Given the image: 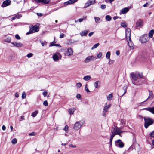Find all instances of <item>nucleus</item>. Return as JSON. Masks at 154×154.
<instances>
[{
  "mask_svg": "<svg viewBox=\"0 0 154 154\" xmlns=\"http://www.w3.org/2000/svg\"><path fill=\"white\" fill-rule=\"evenodd\" d=\"M84 123V122L83 121H77L74 124L73 128L75 130H78L82 127Z\"/></svg>",
  "mask_w": 154,
  "mask_h": 154,
  "instance_id": "2",
  "label": "nucleus"
},
{
  "mask_svg": "<svg viewBox=\"0 0 154 154\" xmlns=\"http://www.w3.org/2000/svg\"><path fill=\"white\" fill-rule=\"evenodd\" d=\"M15 96L17 98L19 97V94L18 93H17V92L15 94Z\"/></svg>",
  "mask_w": 154,
  "mask_h": 154,
  "instance_id": "59",
  "label": "nucleus"
},
{
  "mask_svg": "<svg viewBox=\"0 0 154 154\" xmlns=\"http://www.w3.org/2000/svg\"><path fill=\"white\" fill-rule=\"evenodd\" d=\"M143 26V21L141 19H139L136 23V27L140 28Z\"/></svg>",
  "mask_w": 154,
  "mask_h": 154,
  "instance_id": "9",
  "label": "nucleus"
},
{
  "mask_svg": "<svg viewBox=\"0 0 154 154\" xmlns=\"http://www.w3.org/2000/svg\"><path fill=\"white\" fill-rule=\"evenodd\" d=\"M121 128H118L117 127H116L114 128L113 130V131H112V133L115 134L116 135L118 134L120 136L121 133L122 132V131H121Z\"/></svg>",
  "mask_w": 154,
  "mask_h": 154,
  "instance_id": "5",
  "label": "nucleus"
},
{
  "mask_svg": "<svg viewBox=\"0 0 154 154\" xmlns=\"http://www.w3.org/2000/svg\"><path fill=\"white\" fill-rule=\"evenodd\" d=\"M99 45V43H96L95 44L92 48L91 49L92 50H93L96 48H97L98 46Z\"/></svg>",
  "mask_w": 154,
  "mask_h": 154,
  "instance_id": "32",
  "label": "nucleus"
},
{
  "mask_svg": "<svg viewBox=\"0 0 154 154\" xmlns=\"http://www.w3.org/2000/svg\"><path fill=\"white\" fill-rule=\"evenodd\" d=\"M106 19L107 21H109L111 20L112 18L109 15H107L106 16Z\"/></svg>",
  "mask_w": 154,
  "mask_h": 154,
  "instance_id": "30",
  "label": "nucleus"
},
{
  "mask_svg": "<svg viewBox=\"0 0 154 154\" xmlns=\"http://www.w3.org/2000/svg\"><path fill=\"white\" fill-rule=\"evenodd\" d=\"M73 51L72 49L71 48H68L67 50L65 53V54L66 56H70L73 54Z\"/></svg>",
  "mask_w": 154,
  "mask_h": 154,
  "instance_id": "7",
  "label": "nucleus"
},
{
  "mask_svg": "<svg viewBox=\"0 0 154 154\" xmlns=\"http://www.w3.org/2000/svg\"><path fill=\"white\" fill-rule=\"evenodd\" d=\"M41 44L42 46H44L47 45V42H41Z\"/></svg>",
  "mask_w": 154,
  "mask_h": 154,
  "instance_id": "45",
  "label": "nucleus"
},
{
  "mask_svg": "<svg viewBox=\"0 0 154 154\" xmlns=\"http://www.w3.org/2000/svg\"><path fill=\"white\" fill-rule=\"evenodd\" d=\"M144 119L145 121L144 126L146 128H147L149 126L152 124L154 123L153 120L151 118H146L144 117Z\"/></svg>",
  "mask_w": 154,
  "mask_h": 154,
  "instance_id": "1",
  "label": "nucleus"
},
{
  "mask_svg": "<svg viewBox=\"0 0 154 154\" xmlns=\"http://www.w3.org/2000/svg\"><path fill=\"white\" fill-rule=\"evenodd\" d=\"M89 32V30H85L84 31H82L80 33V34L81 35V36L82 37L84 36H86L87 35L88 33Z\"/></svg>",
  "mask_w": 154,
  "mask_h": 154,
  "instance_id": "19",
  "label": "nucleus"
},
{
  "mask_svg": "<svg viewBox=\"0 0 154 154\" xmlns=\"http://www.w3.org/2000/svg\"><path fill=\"white\" fill-rule=\"evenodd\" d=\"M113 97V95L112 94H110L107 97V99L108 100L111 101Z\"/></svg>",
  "mask_w": 154,
  "mask_h": 154,
  "instance_id": "26",
  "label": "nucleus"
},
{
  "mask_svg": "<svg viewBox=\"0 0 154 154\" xmlns=\"http://www.w3.org/2000/svg\"><path fill=\"white\" fill-rule=\"evenodd\" d=\"M148 5H149L148 3H146L145 4H144L143 5V6L144 7H147Z\"/></svg>",
  "mask_w": 154,
  "mask_h": 154,
  "instance_id": "62",
  "label": "nucleus"
},
{
  "mask_svg": "<svg viewBox=\"0 0 154 154\" xmlns=\"http://www.w3.org/2000/svg\"><path fill=\"white\" fill-rule=\"evenodd\" d=\"M121 25L122 27L124 28H125L127 26L126 24L124 23H122Z\"/></svg>",
  "mask_w": 154,
  "mask_h": 154,
  "instance_id": "40",
  "label": "nucleus"
},
{
  "mask_svg": "<svg viewBox=\"0 0 154 154\" xmlns=\"http://www.w3.org/2000/svg\"><path fill=\"white\" fill-rule=\"evenodd\" d=\"M87 85L86 84L85 86V89L86 91L88 93V92H90V91L89 90V89L87 88Z\"/></svg>",
  "mask_w": 154,
  "mask_h": 154,
  "instance_id": "52",
  "label": "nucleus"
},
{
  "mask_svg": "<svg viewBox=\"0 0 154 154\" xmlns=\"http://www.w3.org/2000/svg\"><path fill=\"white\" fill-rule=\"evenodd\" d=\"M107 103H106L105 105L106 106L104 107L103 112H107L108 109L110 108L111 106V105L110 104H109L108 105H107Z\"/></svg>",
  "mask_w": 154,
  "mask_h": 154,
  "instance_id": "16",
  "label": "nucleus"
},
{
  "mask_svg": "<svg viewBox=\"0 0 154 154\" xmlns=\"http://www.w3.org/2000/svg\"><path fill=\"white\" fill-rule=\"evenodd\" d=\"M94 33V32H91L89 33L88 34L89 36V37L91 36Z\"/></svg>",
  "mask_w": 154,
  "mask_h": 154,
  "instance_id": "57",
  "label": "nucleus"
},
{
  "mask_svg": "<svg viewBox=\"0 0 154 154\" xmlns=\"http://www.w3.org/2000/svg\"><path fill=\"white\" fill-rule=\"evenodd\" d=\"M69 146L70 147H72L73 148H76V146L75 145H73L72 144H70L69 145Z\"/></svg>",
  "mask_w": 154,
  "mask_h": 154,
  "instance_id": "58",
  "label": "nucleus"
},
{
  "mask_svg": "<svg viewBox=\"0 0 154 154\" xmlns=\"http://www.w3.org/2000/svg\"><path fill=\"white\" fill-rule=\"evenodd\" d=\"M70 3L69 0L66 2H65L64 3V5L65 6H66L68 5H70Z\"/></svg>",
  "mask_w": 154,
  "mask_h": 154,
  "instance_id": "48",
  "label": "nucleus"
},
{
  "mask_svg": "<svg viewBox=\"0 0 154 154\" xmlns=\"http://www.w3.org/2000/svg\"><path fill=\"white\" fill-rule=\"evenodd\" d=\"M39 31V28L36 26H33L32 27L30 28L29 31L26 33L27 35H29L35 32H37Z\"/></svg>",
  "mask_w": 154,
  "mask_h": 154,
  "instance_id": "3",
  "label": "nucleus"
},
{
  "mask_svg": "<svg viewBox=\"0 0 154 154\" xmlns=\"http://www.w3.org/2000/svg\"><path fill=\"white\" fill-rule=\"evenodd\" d=\"M129 10V8L128 7H125L124 8L122 9L121 11H120V14H125L128 12Z\"/></svg>",
  "mask_w": 154,
  "mask_h": 154,
  "instance_id": "14",
  "label": "nucleus"
},
{
  "mask_svg": "<svg viewBox=\"0 0 154 154\" xmlns=\"http://www.w3.org/2000/svg\"><path fill=\"white\" fill-rule=\"evenodd\" d=\"M100 8L102 9H104L106 8V6L105 5H102L100 6Z\"/></svg>",
  "mask_w": 154,
  "mask_h": 154,
  "instance_id": "46",
  "label": "nucleus"
},
{
  "mask_svg": "<svg viewBox=\"0 0 154 154\" xmlns=\"http://www.w3.org/2000/svg\"><path fill=\"white\" fill-rule=\"evenodd\" d=\"M86 17H86L83 18H81L77 20V21H79V22H82L84 19H86Z\"/></svg>",
  "mask_w": 154,
  "mask_h": 154,
  "instance_id": "43",
  "label": "nucleus"
},
{
  "mask_svg": "<svg viewBox=\"0 0 154 154\" xmlns=\"http://www.w3.org/2000/svg\"><path fill=\"white\" fill-rule=\"evenodd\" d=\"M16 39L18 40H20V36L18 35H16L15 36Z\"/></svg>",
  "mask_w": 154,
  "mask_h": 154,
  "instance_id": "51",
  "label": "nucleus"
},
{
  "mask_svg": "<svg viewBox=\"0 0 154 154\" xmlns=\"http://www.w3.org/2000/svg\"><path fill=\"white\" fill-rule=\"evenodd\" d=\"M130 75L134 80L136 81L137 80L138 78V75L137 74L131 73H130Z\"/></svg>",
  "mask_w": 154,
  "mask_h": 154,
  "instance_id": "17",
  "label": "nucleus"
},
{
  "mask_svg": "<svg viewBox=\"0 0 154 154\" xmlns=\"http://www.w3.org/2000/svg\"><path fill=\"white\" fill-rule=\"evenodd\" d=\"M47 94V93L46 91L43 92L42 93V94L44 97H45L46 96Z\"/></svg>",
  "mask_w": 154,
  "mask_h": 154,
  "instance_id": "54",
  "label": "nucleus"
},
{
  "mask_svg": "<svg viewBox=\"0 0 154 154\" xmlns=\"http://www.w3.org/2000/svg\"><path fill=\"white\" fill-rule=\"evenodd\" d=\"M149 39V37L147 35H144L141 38V42L142 43H145L148 41Z\"/></svg>",
  "mask_w": 154,
  "mask_h": 154,
  "instance_id": "12",
  "label": "nucleus"
},
{
  "mask_svg": "<svg viewBox=\"0 0 154 154\" xmlns=\"http://www.w3.org/2000/svg\"><path fill=\"white\" fill-rule=\"evenodd\" d=\"M154 33V30L152 29V30H151L149 31V35H148L149 37L151 38H152L153 36Z\"/></svg>",
  "mask_w": 154,
  "mask_h": 154,
  "instance_id": "23",
  "label": "nucleus"
},
{
  "mask_svg": "<svg viewBox=\"0 0 154 154\" xmlns=\"http://www.w3.org/2000/svg\"><path fill=\"white\" fill-rule=\"evenodd\" d=\"M68 126L67 125H66L65 126L64 128L63 129V130L65 131L66 132H67V131H68Z\"/></svg>",
  "mask_w": 154,
  "mask_h": 154,
  "instance_id": "41",
  "label": "nucleus"
},
{
  "mask_svg": "<svg viewBox=\"0 0 154 154\" xmlns=\"http://www.w3.org/2000/svg\"><path fill=\"white\" fill-rule=\"evenodd\" d=\"M149 92V96H148V98L146 100V101L147 100H148L151 97H152V91L149 90L148 91Z\"/></svg>",
  "mask_w": 154,
  "mask_h": 154,
  "instance_id": "28",
  "label": "nucleus"
},
{
  "mask_svg": "<svg viewBox=\"0 0 154 154\" xmlns=\"http://www.w3.org/2000/svg\"><path fill=\"white\" fill-rule=\"evenodd\" d=\"M124 92L123 94L122 95V96H123L126 93L127 89L126 88H125V89H124Z\"/></svg>",
  "mask_w": 154,
  "mask_h": 154,
  "instance_id": "63",
  "label": "nucleus"
},
{
  "mask_svg": "<svg viewBox=\"0 0 154 154\" xmlns=\"http://www.w3.org/2000/svg\"><path fill=\"white\" fill-rule=\"evenodd\" d=\"M76 110L75 108H71L68 111L69 113L70 114H73L74 113V112Z\"/></svg>",
  "mask_w": 154,
  "mask_h": 154,
  "instance_id": "22",
  "label": "nucleus"
},
{
  "mask_svg": "<svg viewBox=\"0 0 154 154\" xmlns=\"http://www.w3.org/2000/svg\"><path fill=\"white\" fill-rule=\"evenodd\" d=\"M2 129L3 130H5L6 129V127L4 125H3L2 127Z\"/></svg>",
  "mask_w": 154,
  "mask_h": 154,
  "instance_id": "61",
  "label": "nucleus"
},
{
  "mask_svg": "<svg viewBox=\"0 0 154 154\" xmlns=\"http://www.w3.org/2000/svg\"><path fill=\"white\" fill-rule=\"evenodd\" d=\"M38 113V111H35L34 112H33L31 116L33 117H35Z\"/></svg>",
  "mask_w": 154,
  "mask_h": 154,
  "instance_id": "33",
  "label": "nucleus"
},
{
  "mask_svg": "<svg viewBox=\"0 0 154 154\" xmlns=\"http://www.w3.org/2000/svg\"><path fill=\"white\" fill-rule=\"evenodd\" d=\"M110 53L109 51H108L106 54V57L107 59L109 60V63L110 64V62H112L113 60L110 59Z\"/></svg>",
  "mask_w": 154,
  "mask_h": 154,
  "instance_id": "20",
  "label": "nucleus"
},
{
  "mask_svg": "<svg viewBox=\"0 0 154 154\" xmlns=\"http://www.w3.org/2000/svg\"><path fill=\"white\" fill-rule=\"evenodd\" d=\"M115 145L119 147L123 148L124 146V143L120 139H118L115 142Z\"/></svg>",
  "mask_w": 154,
  "mask_h": 154,
  "instance_id": "4",
  "label": "nucleus"
},
{
  "mask_svg": "<svg viewBox=\"0 0 154 154\" xmlns=\"http://www.w3.org/2000/svg\"><path fill=\"white\" fill-rule=\"evenodd\" d=\"M43 104L46 106H47L48 105V103L47 101L45 100L43 102Z\"/></svg>",
  "mask_w": 154,
  "mask_h": 154,
  "instance_id": "47",
  "label": "nucleus"
},
{
  "mask_svg": "<svg viewBox=\"0 0 154 154\" xmlns=\"http://www.w3.org/2000/svg\"><path fill=\"white\" fill-rule=\"evenodd\" d=\"M35 1L38 2L45 4H48L51 1V0H36Z\"/></svg>",
  "mask_w": 154,
  "mask_h": 154,
  "instance_id": "15",
  "label": "nucleus"
},
{
  "mask_svg": "<svg viewBox=\"0 0 154 154\" xmlns=\"http://www.w3.org/2000/svg\"><path fill=\"white\" fill-rule=\"evenodd\" d=\"M126 36L129 38V40L130 41H131L130 38L131 36V29L130 28H128L126 29Z\"/></svg>",
  "mask_w": 154,
  "mask_h": 154,
  "instance_id": "11",
  "label": "nucleus"
},
{
  "mask_svg": "<svg viewBox=\"0 0 154 154\" xmlns=\"http://www.w3.org/2000/svg\"><path fill=\"white\" fill-rule=\"evenodd\" d=\"M96 59V57L92 56H89L87 57V58L85 60V62L86 63H87L91 60L94 61Z\"/></svg>",
  "mask_w": 154,
  "mask_h": 154,
  "instance_id": "6",
  "label": "nucleus"
},
{
  "mask_svg": "<svg viewBox=\"0 0 154 154\" xmlns=\"http://www.w3.org/2000/svg\"><path fill=\"white\" fill-rule=\"evenodd\" d=\"M33 56V54L32 53H30L28 54L27 55V57L28 58H30Z\"/></svg>",
  "mask_w": 154,
  "mask_h": 154,
  "instance_id": "39",
  "label": "nucleus"
},
{
  "mask_svg": "<svg viewBox=\"0 0 154 154\" xmlns=\"http://www.w3.org/2000/svg\"><path fill=\"white\" fill-rule=\"evenodd\" d=\"M112 134L110 136V145H112V139L116 135V134H114V133H112V131H111Z\"/></svg>",
  "mask_w": 154,
  "mask_h": 154,
  "instance_id": "21",
  "label": "nucleus"
},
{
  "mask_svg": "<svg viewBox=\"0 0 154 154\" xmlns=\"http://www.w3.org/2000/svg\"><path fill=\"white\" fill-rule=\"evenodd\" d=\"M91 78V77L89 75H87L84 76L83 77V79L85 81H88Z\"/></svg>",
  "mask_w": 154,
  "mask_h": 154,
  "instance_id": "27",
  "label": "nucleus"
},
{
  "mask_svg": "<svg viewBox=\"0 0 154 154\" xmlns=\"http://www.w3.org/2000/svg\"><path fill=\"white\" fill-rule=\"evenodd\" d=\"M11 44L13 45L16 47H22L23 46V45L20 42H11Z\"/></svg>",
  "mask_w": 154,
  "mask_h": 154,
  "instance_id": "13",
  "label": "nucleus"
},
{
  "mask_svg": "<svg viewBox=\"0 0 154 154\" xmlns=\"http://www.w3.org/2000/svg\"><path fill=\"white\" fill-rule=\"evenodd\" d=\"M11 4V1L10 0H6L4 1L1 5L2 7H5L9 6Z\"/></svg>",
  "mask_w": 154,
  "mask_h": 154,
  "instance_id": "8",
  "label": "nucleus"
},
{
  "mask_svg": "<svg viewBox=\"0 0 154 154\" xmlns=\"http://www.w3.org/2000/svg\"><path fill=\"white\" fill-rule=\"evenodd\" d=\"M61 56L59 53L54 54L53 56V58L54 61L58 60L59 58H61Z\"/></svg>",
  "mask_w": 154,
  "mask_h": 154,
  "instance_id": "10",
  "label": "nucleus"
},
{
  "mask_svg": "<svg viewBox=\"0 0 154 154\" xmlns=\"http://www.w3.org/2000/svg\"><path fill=\"white\" fill-rule=\"evenodd\" d=\"M76 97L78 99H80L81 98V95L80 94H77V95H76Z\"/></svg>",
  "mask_w": 154,
  "mask_h": 154,
  "instance_id": "55",
  "label": "nucleus"
},
{
  "mask_svg": "<svg viewBox=\"0 0 154 154\" xmlns=\"http://www.w3.org/2000/svg\"><path fill=\"white\" fill-rule=\"evenodd\" d=\"M96 23H99V21L100 20V18L97 17H94Z\"/></svg>",
  "mask_w": 154,
  "mask_h": 154,
  "instance_id": "29",
  "label": "nucleus"
},
{
  "mask_svg": "<svg viewBox=\"0 0 154 154\" xmlns=\"http://www.w3.org/2000/svg\"><path fill=\"white\" fill-rule=\"evenodd\" d=\"M150 136L151 137H154V130L150 134Z\"/></svg>",
  "mask_w": 154,
  "mask_h": 154,
  "instance_id": "50",
  "label": "nucleus"
},
{
  "mask_svg": "<svg viewBox=\"0 0 154 154\" xmlns=\"http://www.w3.org/2000/svg\"><path fill=\"white\" fill-rule=\"evenodd\" d=\"M118 18V17L117 16H114L113 17V19L114 20H116Z\"/></svg>",
  "mask_w": 154,
  "mask_h": 154,
  "instance_id": "64",
  "label": "nucleus"
},
{
  "mask_svg": "<svg viewBox=\"0 0 154 154\" xmlns=\"http://www.w3.org/2000/svg\"><path fill=\"white\" fill-rule=\"evenodd\" d=\"M76 85L78 88H80L81 87L82 85L81 83H78L76 84Z\"/></svg>",
  "mask_w": 154,
  "mask_h": 154,
  "instance_id": "44",
  "label": "nucleus"
},
{
  "mask_svg": "<svg viewBox=\"0 0 154 154\" xmlns=\"http://www.w3.org/2000/svg\"><path fill=\"white\" fill-rule=\"evenodd\" d=\"M102 56V54L100 52L97 54V56L98 58H100Z\"/></svg>",
  "mask_w": 154,
  "mask_h": 154,
  "instance_id": "42",
  "label": "nucleus"
},
{
  "mask_svg": "<svg viewBox=\"0 0 154 154\" xmlns=\"http://www.w3.org/2000/svg\"><path fill=\"white\" fill-rule=\"evenodd\" d=\"M92 1H88L86 3V6L87 7H88L89 6H90L92 3Z\"/></svg>",
  "mask_w": 154,
  "mask_h": 154,
  "instance_id": "31",
  "label": "nucleus"
},
{
  "mask_svg": "<svg viewBox=\"0 0 154 154\" xmlns=\"http://www.w3.org/2000/svg\"><path fill=\"white\" fill-rule=\"evenodd\" d=\"M143 110H146L150 112L151 113L154 114V107H148L143 109Z\"/></svg>",
  "mask_w": 154,
  "mask_h": 154,
  "instance_id": "18",
  "label": "nucleus"
},
{
  "mask_svg": "<svg viewBox=\"0 0 154 154\" xmlns=\"http://www.w3.org/2000/svg\"><path fill=\"white\" fill-rule=\"evenodd\" d=\"M15 16L16 18L20 19L22 17V15L21 14H17L15 15Z\"/></svg>",
  "mask_w": 154,
  "mask_h": 154,
  "instance_id": "37",
  "label": "nucleus"
},
{
  "mask_svg": "<svg viewBox=\"0 0 154 154\" xmlns=\"http://www.w3.org/2000/svg\"><path fill=\"white\" fill-rule=\"evenodd\" d=\"M64 34L62 33L61 34L60 36V38H62L64 37Z\"/></svg>",
  "mask_w": 154,
  "mask_h": 154,
  "instance_id": "56",
  "label": "nucleus"
},
{
  "mask_svg": "<svg viewBox=\"0 0 154 154\" xmlns=\"http://www.w3.org/2000/svg\"><path fill=\"white\" fill-rule=\"evenodd\" d=\"M36 135V133L35 132H32L31 133H29V136H35Z\"/></svg>",
  "mask_w": 154,
  "mask_h": 154,
  "instance_id": "49",
  "label": "nucleus"
},
{
  "mask_svg": "<svg viewBox=\"0 0 154 154\" xmlns=\"http://www.w3.org/2000/svg\"><path fill=\"white\" fill-rule=\"evenodd\" d=\"M138 76L140 78H142L143 77V75L142 73H138Z\"/></svg>",
  "mask_w": 154,
  "mask_h": 154,
  "instance_id": "53",
  "label": "nucleus"
},
{
  "mask_svg": "<svg viewBox=\"0 0 154 154\" xmlns=\"http://www.w3.org/2000/svg\"><path fill=\"white\" fill-rule=\"evenodd\" d=\"M26 97V95L25 92H23L22 94V98L23 99H24Z\"/></svg>",
  "mask_w": 154,
  "mask_h": 154,
  "instance_id": "36",
  "label": "nucleus"
},
{
  "mask_svg": "<svg viewBox=\"0 0 154 154\" xmlns=\"http://www.w3.org/2000/svg\"><path fill=\"white\" fill-rule=\"evenodd\" d=\"M125 120L124 119H121V123L122 125L123 126H124L125 124Z\"/></svg>",
  "mask_w": 154,
  "mask_h": 154,
  "instance_id": "34",
  "label": "nucleus"
},
{
  "mask_svg": "<svg viewBox=\"0 0 154 154\" xmlns=\"http://www.w3.org/2000/svg\"><path fill=\"white\" fill-rule=\"evenodd\" d=\"M37 15L38 16H42V13H37Z\"/></svg>",
  "mask_w": 154,
  "mask_h": 154,
  "instance_id": "60",
  "label": "nucleus"
},
{
  "mask_svg": "<svg viewBox=\"0 0 154 154\" xmlns=\"http://www.w3.org/2000/svg\"><path fill=\"white\" fill-rule=\"evenodd\" d=\"M17 140L16 138L13 139L11 141V142L13 144H15L17 143Z\"/></svg>",
  "mask_w": 154,
  "mask_h": 154,
  "instance_id": "35",
  "label": "nucleus"
},
{
  "mask_svg": "<svg viewBox=\"0 0 154 154\" xmlns=\"http://www.w3.org/2000/svg\"><path fill=\"white\" fill-rule=\"evenodd\" d=\"M54 41L51 42L50 45V46H57V47H60L61 46L59 44H54Z\"/></svg>",
  "mask_w": 154,
  "mask_h": 154,
  "instance_id": "25",
  "label": "nucleus"
},
{
  "mask_svg": "<svg viewBox=\"0 0 154 154\" xmlns=\"http://www.w3.org/2000/svg\"><path fill=\"white\" fill-rule=\"evenodd\" d=\"M100 83V82L99 81H97L95 82L94 83V86L95 87L97 88H99L100 87L98 86V83Z\"/></svg>",
  "mask_w": 154,
  "mask_h": 154,
  "instance_id": "24",
  "label": "nucleus"
},
{
  "mask_svg": "<svg viewBox=\"0 0 154 154\" xmlns=\"http://www.w3.org/2000/svg\"><path fill=\"white\" fill-rule=\"evenodd\" d=\"M77 0H69V2L70 4H73L77 1Z\"/></svg>",
  "mask_w": 154,
  "mask_h": 154,
  "instance_id": "38",
  "label": "nucleus"
}]
</instances>
